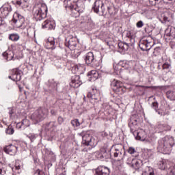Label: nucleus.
<instances>
[{
	"label": "nucleus",
	"mask_w": 175,
	"mask_h": 175,
	"mask_svg": "<svg viewBox=\"0 0 175 175\" xmlns=\"http://www.w3.org/2000/svg\"><path fill=\"white\" fill-rule=\"evenodd\" d=\"M71 124L72 126L76 127V126H80L81 124L80 122H79V119H75L71 120Z\"/></svg>",
	"instance_id": "obj_41"
},
{
	"label": "nucleus",
	"mask_w": 175,
	"mask_h": 175,
	"mask_svg": "<svg viewBox=\"0 0 175 175\" xmlns=\"http://www.w3.org/2000/svg\"><path fill=\"white\" fill-rule=\"evenodd\" d=\"M162 68L163 70H167L166 72H169V70H170V68H172V66L169 63H164Z\"/></svg>",
	"instance_id": "obj_40"
},
{
	"label": "nucleus",
	"mask_w": 175,
	"mask_h": 175,
	"mask_svg": "<svg viewBox=\"0 0 175 175\" xmlns=\"http://www.w3.org/2000/svg\"><path fill=\"white\" fill-rule=\"evenodd\" d=\"M51 116H57V111L55 109H51Z\"/></svg>",
	"instance_id": "obj_55"
},
{
	"label": "nucleus",
	"mask_w": 175,
	"mask_h": 175,
	"mask_svg": "<svg viewBox=\"0 0 175 175\" xmlns=\"http://www.w3.org/2000/svg\"><path fill=\"white\" fill-rule=\"evenodd\" d=\"M88 25H90V27H94V23L90 21L89 23H88Z\"/></svg>",
	"instance_id": "obj_57"
},
{
	"label": "nucleus",
	"mask_w": 175,
	"mask_h": 175,
	"mask_svg": "<svg viewBox=\"0 0 175 175\" xmlns=\"http://www.w3.org/2000/svg\"><path fill=\"white\" fill-rule=\"evenodd\" d=\"M108 152L109 153H107V150H104L103 154H100V158H105V159L110 158V157H111V153L110 152V150H108Z\"/></svg>",
	"instance_id": "obj_35"
},
{
	"label": "nucleus",
	"mask_w": 175,
	"mask_h": 175,
	"mask_svg": "<svg viewBox=\"0 0 175 175\" xmlns=\"http://www.w3.org/2000/svg\"><path fill=\"white\" fill-rule=\"evenodd\" d=\"M21 125H20V123H18L17 124H16V128H18V129H21Z\"/></svg>",
	"instance_id": "obj_62"
},
{
	"label": "nucleus",
	"mask_w": 175,
	"mask_h": 175,
	"mask_svg": "<svg viewBox=\"0 0 175 175\" xmlns=\"http://www.w3.org/2000/svg\"><path fill=\"white\" fill-rule=\"evenodd\" d=\"M85 62L92 68L100 66V60L98 59L92 52H88L85 56Z\"/></svg>",
	"instance_id": "obj_3"
},
{
	"label": "nucleus",
	"mask_w": 175,
	"mask_h": 175,
	"mask_svg": "<svg viewBox=\"0 0 175 175\" xmlns=\"http://www.w3.org/2000/svg\"><path fill=\"white\" fill-rule=\"evenodd\" d=\"M128 161H131V167L135 170H139L142 165V161L137 159L129 158Z\"/></svg>",
	"instance_id": "obj_18"
},
{
	"label": "nucleus",
	"mask_w": 175,
	"mask_h": 175,
	"mask_svg": "<svg viewBox=\"0 0 175 175\" xmlns=\"http://www.w3.org/2000/svg\"><path fill=\"white\" fill-rule=\"evenodd\" d=\"M28 137L29 139H30L31 142H33L36 139V137H38V135L31 133L28 135Z\"/></svg>",
	"instance_id": "obj_44"
},
{
	"label": "nucleus",
	"mask_w": 175,
	"mask_h": 175,
	"mask_svg": "<svg viewBox=\"0 0 175 175\" xmlns=\"http://www.w3.org/2000/svg\"><path fill=\"white\" fill-rule=\"evenodd\" d=\"M3 56L5 57L8 61H14V59H18V57L14 58V53L12 51H6L3 53Z\"/></svg>",
	"instance_id": "obj_20"
},
{
	"label": "nucleus",
	"mask_w": 175,
	"mask_h": 175,
	"mask_svg": "<svg viewBox=\"0 0 175 175\" xmlns=\"http://www.w3.org/2000/svg\"><path fill=\"white\" fill-rule=\"evenodd\" d=\"M8 39L12 42H17L20 39V35L16 33H13L9 35Z\"/></svg>",
	"instance_id": "obj_32"
},
{
	"label": "nucleus",
	"mask_w": 175,
	"mask_h": 175,
	"mask_svg": "<svg viewBox=\"0 0 175 175\" xmlns=\"http://www.w3.org/2000/svg\"><path fill=\"white\" fill-rule=\"evenodd\" d=\"M16 3L18 6H21L23 9H27L29 6V3L25 0H16Z\"/></svg>",
	"instance_id": "obj_27"
},
{
	"label": "nucleus",
	"mask_w": 175,
	"mask_h": 175,
	"mask_svg": "<svg viewBox=\"0 0 175 175\" xmlns=\"http://www.w3.org/2000/svg\"><path fill=\"white\" fill-rule=\"evenodd\" d=\"M81 84H83V82L80 80V76L74 75L71 77L70 87H72V88H79V86L81 85Z\"/></svg>",
	"instance_id": "obj_14"
},
{
	"label": "nucleus",
	"mask_w": 175,
	"mask_h": 175,
	"mask_svg": "<svg viewBox=\"0 0 175 175\" xmlns=\"http://www.w3.org/2000/svg\"><path fill=\"white\" fill-rule=\"evenodd\" d=\"M148 174L149 175H155L154 173V169L151 167H148Z\"/></svg>",
	"instance_id": "obj_47"
},
{
	"label": "nucleus",
	"mask_w": 175,
	"mask_h": 175,
	"mask_svg": "<svg viewBox=\"0 0 175 175\" xmlns=\"http://www.w3.org/2000/svg\"><path fill=\"white\" fill-rule=\"evenodd\" d=\"M111 87L116 94H124L125 92V88H124V85L120 81L113 79L111 83Z\"/></svg>",
	"instance_id": "obj_8"
},
{
	"label": "nucleus",
	"mask_w": 175,
	"mask_h": 175,
	"mask_svg": "<svg viewBox=\"0 0 175 175\" xmlns=\"http://www.w3.org/2000/svg\"><path fill=\"white\" fill-rule=\"evenodd\" d=\"M111 150L113 154L114 158H118L119 161L124 159L125 157V150H124V146L122 144L113 145Z\"/></svg>",
	"instance_id": "obj_4"
},
{
	"label": "nucleus",
	"mask_w": 175,
	"mask_h": 175,
	"mask_svg": "<svg viewBox=\"0 0 175 175\" xmlns=\"http://www.w3.org/2000/svg\"><path fill=\"white\" fill-rule=\"evenodd\" d=\"M155 111H156V113H157V114H159V116H161L162 117V113H163V111H162L161 109H157Z\"/></svg>",
	"instance_id": "obj_56"
},
{
	"label": "nucleus",
	"mask_w": 175,
	"mask_h": 175,
	"mask_svg": "<svg viewBox=\"0 0 175 175\" xmlns=\"http://www.w3.org/2000/svg\"><path fill=\"white\" fill-rule=\"evenodd\" d=\"M33 175H46V174H44V172L38 169L36 170Z\"/></svg>",
	"instance_id": "obj_45"
},
{
	"label": "nucleus",
	"mask_w": 175,
	"mask_h": 175,
	"mask_svg": "<svg viewBox=\"0 0 175 175\" xmlns=\"http://www.w3.org/2000/svg\"><path fill=\"white\" fill-rule=\"evenodd\" d=\"M44 46L48 50H55V39L54 38H49L47 39L44 43Z\"/></svg>",
	"instance_id": "obj_16"
},
{
	"label": "nucleus",
	"mask_w": 175,
	"mask_h": 175,
	"mask_svg": "<svg viewBox=\"0 0 175 175\" xmlns=\"http://www.w3.org/2000/svg\"><path fill=\"white\" fill-rule=\"evenodd\" d=\"M48 116L49 109L44 107H40L31 114V118L32 121H33L36 124H38V122H41V121H43L45 120V118H47Z\"/></svg>",
	"instance_id": "obj_2"
},
{
	"label": "nucleus",
	"mask_w": 175,
	"mask_h": 175,
	"mask_svg": "<svg viewBox=\"0 0 175 175\" xmlns=\"http://www.w3.org/2000/svg\"><path fill=\"white\" fill-rule=\"evenodd\" d=\"M167 98L170 99V100H175V92L169 90L166 92Z\"/></svg>",
	"instance_id": "obj_33"
},
{
	"label": "nucleus",
	"mask_w": 175,
	"mask_h": 175,
	"mask_svg": "<svg viewBox=\"0 0 175 175\" xmlns=\"http://www.w3.org/2000/svg\"><path fill=\"white\" fill-rule=\"evenodd\" d=\"M17 150H18V148L12 144L5 146L3 149L5 154H9V155H16Z\"/></svg>",
	"instance_id": "obj_15"
},
{
	"label": "nucleus",
	"mask_w": 175,
	"mask_h": 175,
	"mask_svg": "<svg viewBox=\"0 0 175 175\" xmlns=\"http://www.w3.org/2000/svg\"><path fill=\"white\" fill-rule=\"evenodd\" d=\"M118 46L120 50H122V51H128V49H129V44L120 42L118 44Z\"/></svg>",
	"instance_id": "obj_28"
},
{
	"label": "nucleus",
	"mask_w": 175,
	"mask_h": 175,
	"mask_svg": "<svg viewBox=\"0 0 175 175\" xmlns=\"http://www.w3.org/2000/svg\"><path fill=\"white\" fill-rule=\"evenodd\" d=\"M27 122H29V121L27 119H24L23 120H22V122H21L22 126H23V128H25V126H29V125L25 124Z\"/></svg>",
	"instance_id": "obj_49"
},
{
	"label": "nucleus",
	"mask_w": 175,
	"mask_h": 175,
	"mask_svg": "<svg viewBox=\"0 0 175 175\" xmlns=\"http://www.w3.org/2000/svg\"><path fill=\"white\" fill-rule=\"evenodd\" d=\"M156 128L159 129V132H165L166 131H170L172 127L166 123H162V122H157Z\"/></svg>",
	"instance_id": "obj_17"
},
{
	"label": "nucleus",
	"mask_w": 175,
	"mask_h": 175,
	"mask_svg": "<svg viewBox=\"0 0 175 175\" xmlns=\"http://www.w3.org/2000/svg\"><path fill=\"white\" fill-rule=\"evenodd\" d=\"M92 10L94 13L99 14V16H105L106 14V7L103 1L100 0H97L94 2Z\"/></svg>",
	"instance_id": "obj_7"
},
{
	"label": "nucleus",
	"mask_w": 175,
	"mask_h": 175,
	"mask_svg": "<svg viewBox=\"0 0 175 175\" xmlns=\"http://www.w3.org/2000/svg\"><path fill=\"white\" fill-rule=\"evenodd\" d=\"M165 35H166V36H169L170 39H174L175 38V28L174 27H168L165 30Z\"/></svg>",
	"instance_id": "obj_23"
},
{
	"label": "nucleus",
	"mask_w": 175,
	"mask_h": 175,
	"mask_svg": "<svg viewBox=\"0 0 175 175\" xmlns=\"http://www.w3.org/2000/svg\"><path fill=\"white\" fill-rule=\"evenodd\" d=\"M147 38H144V40H141L139 42V48L142 51H148L149 49H146V43Z\"/></svg>",
	"instance_id": "obj_31"
},
{
	"label": "nucleus",
	"mask_w": 175,
	"mask_h": 175,
	"mask_svg": "<svg viewBox=\"0 0 175 175\" xmlns=\"http://www.w3.org/2000/svg\"><path fill=\"white\" fill-rule=\"evenodd\" d=\"M14 17H17V18H18V20H14V24L16 28H21L22 29H24L27 27V24H25V18H24V16L16 12L14 14Z\"/></svg>",
	"instance_id": "obj_10"
},
{
	"label": "nucleus",
	"mask_w": 175,
	"mask_h": 175,
	"mask_svg": "<svg viewBox=\"0 0 175 175\" xmlns=\"http://www.w3.org/2000/svg\"><path fill=\"white\" fill-rule=\"evenodd\" d=\"M93 80H96L99 79V72L98 71H96V73L93 75L92 78Z\"/></svg>",
	"instance_id": "obj_52"
},
{
	"label": "nucleus",
	"mask_w": 175,
	"mask_h": 175,
	"mask_svg": "<svg viewBox=\"0 0 175 175\" xmlns=\"http://www.w3.org/2000/svg\"><path fill=\"white\" fill-rule=\"evenodd\" d=\"M49 88L51 92H54L55 91H57V85L58 83H57V82H55L54 80H49Z\"/></svg>",
	"instance_id": "obj_26"
},
{
	"label": "nucleus",
	"mask_w": 175,
	"mask_h": 175,
	"mask_svg": "<svg viewBox=\"0 0 175 175\" xmlns=\"http://www.w3.org/2000/svg\"><path fill=\"white\" fill-rule=\"evenodd\" d=\"M77 38L72 35H69L66 38L65 46L70 49V50H75L77 46Z\"/></svg>",
	"instance_id": "obj_9"
},
{
	"label": "nucleus",
	"mask_w": 175,
	"mask_h": 175,
	"mask_svg": "<svg viewBox=\"0 0 175 175\" xmlns=\"http://www.w3.org/2000/svg\"><path fill=\"white\" fill-rule=\"evenodd\" d=\"M76 2H78L77 0H65V8L70 9V10H73V9H75V4L76 5Z\"/></svg>",
	"instance_id": "obj_24"
},
{
	"label": "nucleus",
	"mask_w": 175,
	"mask_h": 175,
	"mask_svg": "<svg viewBox=\"0 0 175 175\" xmlns=\"http://www.w3.org/2000/svg\"><path fill=\"white\" fill-rule=\"evenodd\" d=\"M15 169L16 170H20V169H23V162L20 160H16L15 162Z\"/></svg>",
	"instance_id": "obj_37"
},
{
	"label": "nucleus",
	"mask_w": 175,
	"mask_h": 175,
	"mask_svg": "<svg viewBox=\"0 0 175 175\" xmlns=\"http://www.w3.org/2000/svg\"><path fill=\"white\" fill-rule=\"evenodd\" d=\"M133 135L135 136L136 140H140L141 142H146V143H150V140L147 138V134L146 132L141 131H134Z\"/></svg>",
	"instance_id": "obj_12"
},
{
	"label": "nucleus",
	"mask_w": 175,
	"mask_h": 175,
	"mask_svg": "<svg viewBox=\"0 0 175 175\" xmlns=\"http://www.w3.org/2000/svg\"><path fill=\"white\" fill-rule=\"evenodd\" d=\"M159 104L158 103V102L154 101L152 103L151 105V108L153 109L155 111H157L158 109H159Z\"/></svg>",
	"instance_id": "obj_42"
},
{
	"label": "nucleus",
	"mask_w": 175,
	"mask_h": 175,
	"mask_svg": "<svg viewBox=\"0 0 175 175\" xmlns=\"http://www.w3.org/2000/svg\"><path fill=\"white\" fill-rule=\"evenodd\" d=\"M82 144L83 146H90V147H95L98 144V139L96 137H92L90 133H86L82 136Z\"/></svg>",
	"instance_id": "obj_6"
},
{
	"label": "nucleus",
	"mask_w": 175,
	"mask_h": 175,
	"mask_svg": "<svg viewBox=\"0 0 175 175\" xmlns=\"http://www.w3.org/2000/svg\"><path fill=\"white\" fill-rule=\"evenodd\" d=\"M21 76H23V71L18 68H14L12 70V75L8 77L13 81H20Z\"/></svg>",
	"instance_id": "obj_11"
},
{
	"label": "nucleus",
	"mask_w": 175,
	"mask_h": 175,
	"mask_svg": "<svg viewBox=\"0 0 175 175\" xmlns=\"http://www.w3.org/2000/svg\"><path fill=\"white\" fill-rule=\"evenodd\" d=\"M119 64L120 66H122V68H124V69H132V62L123 60L120 62Z\"/></svg>",
	"instance_id": "obj_25"
},
{
	"label": "nucleus",
	"mask_w": 175,
	"mask_h": 175,
	"mask_svg": "<svg viewBox=\"0 0 175 175\" xmlns=\"http://www.w3.org/2000/svg\"><path fill=\"white\" fill-rule=\"evenodd\" d=\"M6 174V170H5V165L0 162V175Z\"/></svg>",
	"instance_id": "obj_39"
},
{
	"label": "nucleus",
	"mask_w": 175,
	"mask_h": 175,
	"mask_svg": "<svg viewBox=\"0 0 175 175\" xmlns=\"http://www.w3.org/2000/svg\"><path fill=\"white\" fill-rule=\"evenodd\" d=\"M151 40H152V39L150 40L148 38H146V49H149V50L151 49L152 47Z\"/></svg>",
	"instance_id": "obj_43"
},
{
	"label": "nucleus",
	"mask_w": 175,
	"mask_h": 175,
	"mask_svg": "<svg viewBox=\"0 0 175 175\" xmlns=\"http://www.w3.org/2000/svg\"><path fill=\"white\" fill-rule=\"evenodd\" d=\"M159 169L161 170H165L166 169V160L161 159L158 163Z\"/></svg>",
	"instance_id": "obj_34"
},
{
	"label": "nucleus",
	"mask_w": 175,
	"mask_h": 175,
	"mask_svg": "<svg viewBox=\"0 0 175 175\" xmlns=\"http://www.w3.org/2000/svg\"><path fill=\"white\" fill-rule=\"evenodd\" d=\"M99 96V93L98 92V90L96 89H93V92L91 93H89L88 94V98H92V99H95L96 100H98V97Z\"/></svg>",
	"instance_id": "obj_29"
},
{
	"label": "nucleus",
	"mask_w": 175,
	"mask_h": 175,
	"mask_svg": "<svg viewBox=\"0 0 175 175\" xmlns=\"http://www.w3.org/2000/svg\"><path fill=\"white\" fill-rule=\"evenodd\" d=\"M164 3H170L173 0H163Z\"/></svg>",
	"instance_id": "obj_59"
},
{
	"label": "nucleus",
	"mask_w": 175,
	"mask_h": 175,
	"mask_svg": "<svg viewBox=\"0 0 175 175\" xmlns=\"http://www.w3.org/2000/svg\"><path fill=\"white\" fill-rule=\"evenodd\" d=\"M96 73V70H93L88 72V76L90 77V79H92Z\"/></svg>",
	"instance_id": "obj_46"
},
{
	"label": "nucleus",
	"mask_w": 175,
	"mask_h": 175,
	"mask_svg": "<svg viewBox=\"0 0 175 175\" xmlns=\"http://www.w3.org/2000/svg\"><path fill=\"white\" fill-rule=\"evenodd\" d=\"M172 147L175 148L174 138L172 136L165 137L159 141L158 148L165 154H169L172 151Z\"/></svg>",
	"instance_id": "obj_1"
},
{
	"label": "nucleus",
	"mask_w": 175,
	"mask_h": 175,
	"mask_svg": "<svg viewBox=\"0 0 175 175\" xmlns=\"http://www.w3.org/2000/svg\"><path fill=\"white\" fill-rule=\"evenodd\" d=\"M165 116H169V111H163L161 117H165Z\"/></svg>",
	"instance_id": "obj_54"
},
{
	"label": "nucleus",
	"mask_w": 175,
	"mask_h": 175,
	"mask_svg": "<svg viewBox=\"0 0 175 175\" xmlns=\"http://www.w3.org/2000/svg\"><path fill=\"white\" fill-rule=\"evenodd\" d=\"M47 17V6L42 5L41 8L34 9L33 18L37 21H42L43 18Z\"/></svg>",
	"instance_id": "obj_5"
},
{
	"label": "nucleus",
	"mask_w": 175,
	"mask_h": 175,
	"mask_svg": "<svg viewBox=\"0 0 175 175\" xmlns=\"http://www.w3.org/2000/svg\"><path fill=\"white\" fill-rule=\"evenodd\" d=\"M9 114H10V117H12V114H13V110L10 109L9 111Z\"/></svg>",
	"instance_id": "obj_61"
},
{
	"label": "nucleus",
	"mask_w": 175,
	"mask_h": 175,
	"mask_svg": "<svg viewBox=\"0 0 175 175\" xmlns=\"http://www.w3.org/2000/svg\"><path fill=\"white\" fill-rule=\"evenodd\" d=\"M75 68L77 69V70H79V66H75Z\"/></svg>",
	"instance_id": "obj_64"
},
{
	"label": "nucleus",
	"mask_w": 175,
	"mask_h": 175,
	"mask_svg": "<svg viewBox=\"0 0 175 175\" xmlns=\"http://www.w3.org/2000/svg\"><path fill=\"white\" fill-rule=\"evenodd\" d=\"M57 123L55 122H50L45 124V129L47 131H53L55 126H57Z\"/></svg>",
	"instance_id": "obj_30"
},
{
	"label": "nucleus",
	"mask_w": 175,
	"mask_h": 175,
	"mask_svg": "<svg viewBox=\"0 0 175 175\" xmlns=\"http://www.w3.org/2000/svg\"><path fill=\"white\" fill-rule=\"evenodd\" d=\"M129 126L131 129V133L136 132L137 129V120L136 119L131 118L129 122Z\"/></svg>",
	"instance_id": "obj_22"
},
{
	"label": "nucleus",
	"mask_w": 175,
	"mask_h": 175,
	"mask_svg": "<svg viewBox=\"0 0 175 175\" xmlns=\"http://www.w3.org/2000/svg\"><path fill=\"white\" fill-rule=\"evenodd\" d=\"M167 174L169 175H174L175 174V165H172L167 170Z\"/></svg>",
	"instance_id": "obj_38"
},
{
	"label": "nucleus",
	"mask_w": 175,
	"mask_h": 175,
	"mask_svg": "<svg viewBox=\"0 0 175 175\" xmlns=\"http://www.w3.org/2000/svg\"><path fill=\"white\" fill-rule=\"evenodd\" d=\"M55 27V23L54 21L46 20L44 21L42 24V28L43 29L48 28V29H54V27Z\"/></svg>",
	"instance_id": "obj_21"
},
{
	"label": "nucleus",
	"mask_w": 175,
	"mask_h": 175,
	"mask_svg": "<svg viewBox=\"0 0 175 175\" xmlns=\"http://www.w3.org/2000/svg\"><path fill=\"white\" fill-rule=\"evenodd\" d=\"M159 0H149V2L150 3V5H152V6H155V5H157V3H158Z\"/></svg>",
	"instance_id": "obj_51"
},
{
	"label": "nucleus",
	"mask_w": 175,
	"mask_h": 175,
	"mask_svg": "<svg viewBox=\"0 0 175 175\" xmlns=\"http://www.w3.org/2000/svg\"><path fill=\"white\" fill-rule=\"evenodd\" d=\"M57 122L59 125H62V124L64 122V118L59 116L57 118Z\"/></svg>",
	"instance_id": "obj_53"
},
{
	"label": "nucleus",
	"mask_w": 175,
	"mask_h": 175,
	"mask_svg": "<svg viewBox=\"0 0 175 175\" xmlns=\"http://www.w3.org/2000/svg\"><path fill=\"white\" fill-rule=\"evenodd\" d=\"M142 175H149L148 172H147V171H145L142 173Z\"/></svg>",
	"instance_id": "obj_63"
},
{
	"label": "nucleus",
	"mask_w": 175,
	"mask_h": 175,
	"mask_svg": "<svg viewBox=\"0 0 175 175\" xmlns=\"http://www.w3.org/2000/svg\"><path fill=\"white\" fill-rule=\"evenodd\" d=\"M163 21L166 23V21H169V18L167 16H164Z\"/></svg>",
	"instance_id": "obj_60"
},
{
	"label": "nucleus",
	"mask_w": 175,
	"mask_h": 175,
	"mask_svg": "<svg viewBox=\"0 0 175 175\" xmlns=\"http://www.w3.org/2000/svg\"><path fill=\"white\" fill-rule=\"evenodd\" d=\"M137 28H142L143 25H144V23L142 21H139L136 24Z\"/></svg>",
	"instance_id": "obj_50"
},
{
	"label": "nucleus",
	"mask_w": 175,
	"mask_h": 175,
	"mask_svg": "<svg viewBox=\"0 0 175 175\" xmlns=\"http://www.w3.org/2000/svg\"><path fill=\"white\" fill-rule=\"evenodd\" d=\"M129 154H135L136 152V150L133 147H129L128 149Z\"/></svg>",
	"instance_id": "obj_48"
},
{
	"label": "nucleus",
	"mask_w": 175,
	"mask_h": 175,
	"mask_svg": "<svg viewBox=\"0 0 175 175\" xmlns=\"http://www.w3.org/2000/svg\"><path fill=\"white\" fill-rule=\"evenodd\" d=\"M5 133H7V135H13V133H14V128H13L12 124H10L5 129Z\"/></svg>",
	"instance_id": "obj_36"
},
{
	"label": "nucleus",
	"mask_w": 175,
	"mask_h": 175,
	"mask_svg": "<svg viewBox=\"0 0 175 175\" xmlns=\"http://www.w3.org/2000/svg\"><path fill=\"white\" fill-rule=\"evenodd\" d=\"M12 5L10 4H5L0 8V16L5 18L9 16V14L12 12Z\"/></svg>",
	"instance_id": "obj_13"
},
{
	"label": "nucleus",
	"mask_w": 175,
	"mask_h": 175,
	"mask_svg": "<svg viewBox=\"0 0 175 175\" xmlns=\"http://www.w3.org/2000/svg\"><path fill=\"white\" fill-rule=\"evenodd\" d=\"M14 20H18V18H17V16H14V14L13 18H12V23H14Z\"/></svg>",
	"instance_id": "obj_58"
},
{
	"label": "nucleus",
	"mask_w": 175,
	"mask_h": 175,
	"mask_svg": "<svg viewBox=\"0 0 175 175\" xmlns=\"http://www.w3.org/2000/svg\"><path fill=\"white\" fill-rule=\"evenodd\" d=\"M84 3L83 1H77L75 5H74V8L72 10H75L78 13H83L85 9Z\"/></svg>",
	"instance_id": "obj_19"
}]
</instances>
